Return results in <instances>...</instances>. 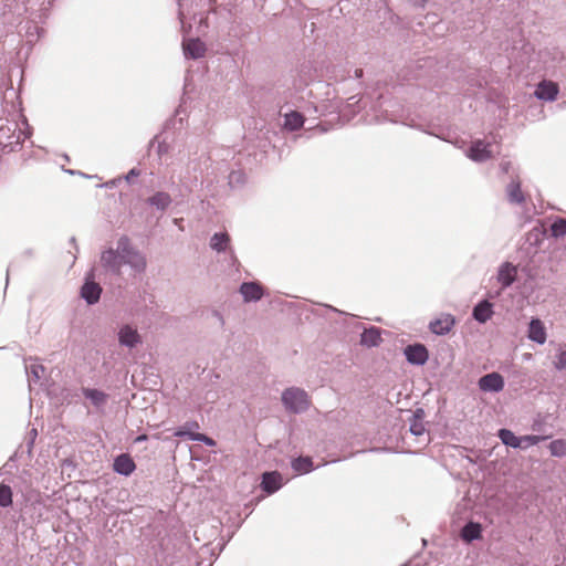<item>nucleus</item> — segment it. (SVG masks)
Masks as SVG:
<instances>
[{
    "mask_svg": "<svg viewBox=\"0 0 566 566\" xmlns=\"http://www.w3.org/2000/svg\"><path fill=\"white\" fill-rule=\"evenodd\" d=\"M10 269H7V276L9 275Z\"/></svg>",
    "mask_w": 566,
    "mask_h": 566,
    "instance_id": "3c124183",
    "label": "nucleus"
},
{
    "mask_svg": "<svg viewBox=\"0 0 566 566\" xmlns=\"http://www.w3.org/2000/svg\"><path fill=\"white\" fill-rule=\"evenodd\" d=\"M12 504V490L9 485L0 484V506L8 507Z\"/></svg>",
    "mask_w": 566,
    "mask_h": 566,
    "instance_id": "c756f323",
    "label": "nucleus"
},
{
    "mask_svg": "<svg viewBox=\"0 0 566 566\" xmlns=\"http://www.w3.org/2000/svg\"><path fill=\"white\" fill-rule=\"evenodd\" d=\"M140 175V170L137 168H132L128 174L125 176L127 182H130L134 177H138Z\"/></svg>",
    "mask_w": 566,
    "mask_h": 566,
    "instance_id": "c9c22d12",
    "label": "nucleus"
},
{
    "mask_svg": "<svg viewBox=\"0 0 566 566\" xmlns=\"http://www.w3.org/2000/svg\"><path fill=\"white\" fill-rule=\"evenodd\" d=\"M558 92H559V88L556 83L548 82V81H542L537 85L534 94L538 99L552 102V101L556 99Z\"/></svg>",
    "mask_w": 566,
    "mask_h": 566,
    "instance_id": "9d476101",
    "label": "nucleus"
},
{
    "mask_svg": "<svg viewBox=\"0 0 566 566\" xmlns=\"http://www.w3.org/2000/svg\"><path fill=\"white\" fill-rule=\"evenodd\" d=\"M303 124L304 116L296 111H292L284 116V127L291 132L297 130Z\"/></svg>",
    "mask_w": 566,
    "mask_h": 566,
    "instance_id": "4be33fe9",
    "label": "nucleus"
},
{
    "mask_svg": "<svg viewBox=\"0 0 566 566\" xmlns=\"http://www.w3.org/2000/svg\"><path fill=\"white\" fill-rule=\"evenodd\" d=\"M114 460H123V461H126V460H132L129 454L128 453H120L118 454Z\"/></svg>",
    "mask_w": 566,
    "mask_h": 566,
    "instance_id": "ea45409f",
    "label": "nucleus"
},
{
    "mask_svg": "<svg viewBox=\"0 0 566 566\" xmlns=\"http://www.w3.org/2000/svg\"><path fill=\"white\" fill-rule=\"evenodd\" d=\"M548 448L553 457L562 458L566 455V440H554L549 442Z\"/></svg>",
    "mask_w": 566,
    "mask_h": 566,
    "instance_id": "bb28decb",
    "label": "nucleus"
},
{
    "mask_svg": "<svg viewBox=\"0 0 566 566\" xmlns=\"http://www.w3.org/2000/svg\"><path fill=\"white\" fill-rule=\"evenodd\" d=\"M292 460L303 461V460H312V458L311 457H297V458H293Z\"/></svg>",
    "mask_w": 566,
    "mask_h": 566,
    "instance_id": "37998d69",
    "label": "nucleus"
},
{
    "mask_svg": "<svg viewBox=\"0 0 566 566\" xmlns=\"http://www.w3.org/2000/svg\"><path fill=\"white\" fill-rule=\"evenodd\" d=\"M507 199L511 203L521 205L525 201V197L521 189V181L516 179H512V181L506 187Z\"/></svg>",
    "mask_w": 566,
    "mask_h": 566,
    "instance_id": "6ab92c4d",
    "label": "nucleus"
},
{
    "mask_svg": "<svg viewBox=\"0 0 566 566\" xmlns=\"http://www.w3.org/2000/svg\"><path fill=\"white\" fill-rule=\"evenodd\" d=\"M117 335L119 344L127 348H134L142 343L138 331L128 324L123 325Z\"/></svg>",
    "mask_w": 566,
    "mask_h": 566,
    "instance_id": "0eeeda50",
    "label": "nucleus"
},
{
    "mask_svg": "<svg viewBox=\"0 0 566 566\" xmlns=\"http://www.w3.org/2000/svg\"><path fill=\"white\" fill-rule=\"evenodd\" d=\"M230 237L227 232H217L210 240V248L217 252H223L228 249Z\"/></svg>",
    "mask_w": 566,
    "mask_h": 566,
    "instance_id": "b1692460",
    "label": "nucleus"
},
{
    "mask_svg": "<svg viewBox=\"0 0 566 566\" xmlns=\"http://www.w3.org/2000/svg\"><path fill=\"white\" fill-rule=\"evenodd\" d=\"M295 472L307 473L314 469L313 462H292Z\"/></svg>",
    "mask_w": 566,
    "mask_h": 566,
    "instance_id": "72a5a7b5",
    "label": "nucleus"
},
{
    "mask_svg": "<svg viewBox=\"0 0 566 566\" xmlns=\"http://www.w3.org/2000/svg\"><path fill=\"white\" fill-rule=\"evenodd\" d=\"M38 436L36 429H31L28 433L25 446H21L18 451L13 455H11L8 460H15V458H23L24 453H27L28 457H31V450L34 443V440Z\"/></svg>",
    "mask_w": 566,
    "mask_h": 566,
    "instance_id": "5701e85b",
    "label": "nucleus"
},
{
    "mask_svg": "<svg viewBox=\"0 0 566 566\" xmlns=\"http://www.w3.org/2000/svg\"><path fill=\"white\" fill-rule=\"evenodd\" d=\"M186 57L198 60L206 53V45L200 39H189L182 43Z\"/></svg>",
    "mask_w": 566,
    "mask_h": 566,
    "instance_id": "9b49d317",
    "label": "nucleus"
},
{
    "mask_svg": "<svg viewBox=\"0 0 566 566\" xmlns=\"http://www.w3.org/2000/svg\"><path fill=\"white\" fill-rule=\"evenodd\" d=\"M135 468V462H113V470L124 475H129Z\"/></svg>",
    "mask_w": 566,
    "mask_h": 566,
    "instance_id": "7c9ffc66",
    "label": "nucleus"
},
{
    "mask_svg": "<svg viewBox=\"0 0 566 566\" xmlns=\"http://www.w3.org/2000/svg\"><path fill=\"white\" fill-rule=\"evenodd\" d=\"M171 196L165 191H157L147 198V203L160 211H165L171 205Z\"/></svg>",
    "mask_w": 566,
    "mask_h": 566,
    "instance_id": "a211bd4d",
    "label": "nucleus"
},
{
    "mask_svg": "<svg viewBox=\"0 0 566 566\" xmlns=\"http://www.w3.org/2000/svg\"><path fill=\"white\" fill-rule=\"evenodd\" d=\"M179 19H180V21L182 22V20H184V13H182V11H181V10H179Z\"/></svg>",
    "mask_w": 566,
    "mask_h": 566,
    "instance_id": "a18cd8bd",
    "label": "nucleus"
},
{
    "mask_svg": "<svg viewBox=\"0 0 566 566\" xmlns=\"http://www.w3.org/2000/svg\"><path fill=\"white\" fill-rule=\"evenodd\" d=\"M174 436H176V437H187L190 440L201 441V442H205L208 446H214L216 444L214 440L211 439L210 437H208V436H206L203 433L189 432V431H186L185 429H177L175 431Z\"/></svg>",
    "mask_w": 566,
    "mask_h": 566,
    "instance_id": "a878e982",
    "label": "nucleus"
},
{
    "mask_svg": "<svg viewBox=\"0 0 566 566\" xmlns=\"http://www.w3.org/2000/svg\"><path fill=\"white\" fill-rule=\"evenodd\" d=\"M283 485V478L282 475L274 471V472H265L262 475V482L261 486L264 492L268 494H272L281 489Z\"/></svg>",
    "mask_w": 566,
    "mask_h": 566,
    "instance_id": "f8f14e48",
    "label": "nucleus"
},
{
    "mask_svg": "<svg viewBox=\"0 0 566 566\" xmlns=\"http://www.w3.org/2000/svg\"><path fill=\"white\" fill-rule=\"evenodd\" d=\"M43 370H44V368L41 365H33L31 367V373H32V375H33V377L35 379H40L41 378V374L40 373H43Z\"/></svg>",
    "mask_w": 566,
    "mask_h": 566,
    "instance_id": "f704fd0d",
    "label": "nucleus"
},
{
    "mask_svg": "<svg viewBox=\"0 0 566 566\" xmlns=\"http://www.w3.org/2000/svg\"><path fill=\"white\" fill-rule=\"evenodd\" d=\"M499 438L506 447L512 448H521L522 447V439L516 437L511 430L509 429H500L499 430Z\"/></svg>",
    "mask_w": 566,
    "mask_h": 566,
    "instance_id": "393cba45",
    "label": "nucleus"
},
{
    "mask_svg": "<svg viewBox=\"0 0 566 566\" xmlns=\"http://www.w3.org/2000/svg\"><path fill=\"white\" fill-rule=\"evenodd\" d=\"M231 259L233 260V262L237 261V258H235V255H234L232 250H231Z\"/></svg>",
    "mask_w": 566,
    "mask_h": 566,
    "instance_id": "49530a36",
    "label": "nucleus"
},
{
    "mask_svg": "<svg viewBox=\"0 0 566 566\" xmlns=\"http://www.w3.org/2000/svg\"><path fill=\"white\" fill-rule=\"evenodd\" d=\"M455 325V318L451 314H441L440 317L429 323V329L432 334L447 335Z\"/></svg>",
    "mask_w": 566,
    "mask_h": 566,
    "instance_id": "39448f33",
    "label": "nucleus"
},
{
    "mask_svg": "<svg viewBox=\"0 0 566 566\" xmlns=\"http://www.w3.org/2000/svg\"><path fill=\"white\" fill-rule=\"evenodd\" d=\"M528 338L539 345L546 342L547 334L543 322L539 318H532L528 324Z\"/></svg>",
    "mask_w": 566,
    "mask_h": 566,
    "instance_id": "2eb2a0df",
    "label": "nucleus"
},
{
    "mask_svg": "<svg viewBox=\"0 0 566 566\" xmlns=\"http://www.w3.org/2000/svg\"><path fill=\"white\" fill-rule=\"evenodd\" d=\"M478 385L483 392H500L503 390L505 382L501 374L493 371L482 376Z\"/></svg>",
    "mask_w": 566,
    "mask_h": 566,
    "instance_id": "f03ea898",
    "label": "nucleus"
},
{
    "mask_svg": "<svg viewBox=\"0 0 566 566\" xmlns=\"http://www.w3.org/2000/svg\"><path fill=\"white\" fill-rule=\"evenodd\" d=\"M142 440H146V436H140V437H138V438L136 439V442L142 441Z\"/></svg>",
    "mask_w": 566,
    "mask_h": 566,
    "instance_id": "c03bdc74",
    "label": "nucleus"
},
{
    "mask_svg": "<svg viewBox=\"0 0 566 566\" xmlns=\"http://www.w3.org/2000/svg\"><path fill=\"white\" fill-rule=\"evenodd\" d=\"M517 268L511 262H504L497 270V282L501 284V291L510 287L516 280Z\"/></svg>",
    "mask_w": 566,
    "mask_h": 566,
    "instance_id": "423d86ee",
    "label": "nucleus"
},
{
    "mask_svg": "<svg viewBox=\"0 0 566 566\" xmlns=\"http://www.w3.org/2000/svg\"><path fill=\"white\" fill-rule=\"evenodd\" d=\"M102 293V287L94 281H85L81 287V296L87 304L93 305L98 302Z\"/></svg>",
    "mask_w": 566,
    "mask_h": 566,
    "instance_id": "4468645a",
    "label": "nucleus"
},
{
    "mask_svg": "<svg viewBox=\"0 0 566 566\" xmlns=\"http://www.w3.org/2000/svg\"><path fill=\"white\" fill-rule=\"evenodd\" d=\"M281 401L290 413L300 415L310 409L311 398L308 394L298 387H289L283 390Z\"/></svg>",
    "mask_w": 566,
    "mask_h": 566,
    "instance_id": "f257e3e1",
    "label": "nucleus"
},
{
    "mask_svg": "<svg viewBox=\"0 0 566 566\" xmlns=\"http://www.w3.org/2000/svg\"><path fill=\"white\" fill-rule=\"evenodd\" d=\"M554 367L557 370H564L566 368V350H559L554 360Z\"/></svg>",
    "mask_w": 566,
    "mask_h": 566,
    "instance_id": "473e14b6",
    "label": "nucleus"
},
{
    "mask_svg": "<svg viewBox=\"0 0 566 566\" xmlns=\"http://www.w3.org/2000/svg\"><path fill=\"white\" fill-rule=\"evenodd\" d=\"M123 264L129 265L135 272L142 273L146 269V258L138 250H133L123 258Z\"/></svg>",
    "mask_w": 566,
    "mask_h": 566,
    "instance_id": "f3484780",
    "label": "nucleus"
},
{
    "mask_svg": "<svg viewBox=\"0 0 566 566\" xmlns=\"http://www.w3.org/2000/svg\"><path fill=\"white\" fill-rule=\"evenodd\" d=\"M493 314V304L488 300L480 301L472 311L473 318L481 324L486 323Z\"/></svg>",
    "mask_w": 566,
    "mask_h": 566,
    "instance_id": "dca6fc26",
    "label": "nucleus"
},
{
    "mask_svg": "<svg viewBox=\"0 0 566 566\" xmlns=\"http://www.w3.org/2000/svg\"><path fill=\"white\" fill-rule=\"evenodd\" d=\"M241 176H242V175H241V172H234V171H233V172L230 175V184H231L234 179L239 180V178H240Z\"/></svg>",
    "mask_w": 566,
    "mask_h": 566,
    "instance_id": "a19ab883",
    "label": "nucleus"
},
{
    "mask_svg": "<svg viewBox=\"0 0 566 566\" xmlns=\"http://www.w3.org/2000/svg\"><path fill=\"white\" fill-rule=\"evenodd\" d=\"M190 460H191V461H195V460H200V459H199L198 457H195V455H192V454H191V455H190Z\"/></svg>",
    "mask_w": 566,
    "mask_h": 566,
    "instance_id": "de8ad7c7",
    "label": "nucleus"
},
{
    "mask_svg": "<svg viewBox=\"0 0 566 566\" xmlns=\"http://www.w3.org/2000/svg\"><path fill=\"white\" fill-rule=\"evenodd\" d=\"M413 7L423 8L427 0H410Z\"/></svg>",
    "mask_w": 566,
    "mask_h": 566,
    "instance_id": "58836bf2",
    "label": "nucleus"
},
{
    "mask_svg": "<svg viewBox=\"0 0 566 566\" xmlns=\"http://www.w3.org/2000/svg\"><path fill=\"white\" fill-rule=\"evenodd\" d=\"M355 76L356 77H361L363 76V70H360V69L355 70Z\"/></svg>",
    "mask_w": 566,
    "mask_h": 566,
    "instance_id": "79ce46f5",
    "label": "nucleus"
},
{
    "mask_svg": "<svg viewBox=\"0 0 566 566\" xmlns=\"http://www.w3.org/2000/svg\"><path fill=\"white\" fill-rule=\"evenodd\" d=\"M135 248L132 245L128 237L123 235L117 241V249L115 250L122 258L130 253Z\"/></svg>",
    "mask_w": 566,
    "mask_h": 566,
    "instance_id": "c85d7f7f",
    "label": "nucleus"
},
{
    "mask_svg": "<svg viewBox=\"0 0 566 566\" xmlns=\"http://www.w3.org/2000/svg\"><path fill=\"white\" fill-rule=\"evenodd\" d=\"M240 293L244 302H256L263 296V289L258 282H243L240 285Z\"/></svg>",
    "mask_w": 566,
    "mask_h": 566,
    "instance_id": "1a4fd4ad",
    "label": "nucleus"
},
{
    "mask_svg": "<svg viewBox=\"0 0 566 566\" xmlns=\"http://www.w3.org/2000/svg\"><path fill=\"white\" fill-rule=\"evenodd\" d=\"M220 321H222V316L219 313H216Z\"/></svg>",
    "mask_w": 566,
    "mask_h": 566,
    "instance_id": "8fccbe9b",
    "label": "nucleus"
},
{
    "mask_svg": "<svg viewBox=\"0 0 566 566\" xmlns=\"http://www.w3.org/2000/svg\"><path fill=\"white\" fill-rule=\"evenodd\" d=\"M403 353L407 361L417 366L424 365L429 358L427 347L420 343L406 346Z\"/></svg>",
    "mask_w": 566,
    "mask_h": 566,
    "instance_id": "7ed1b4c3",
    "label": "nucleus"
},
{
    "mask_svg": "<svg viewBox=\"0 0 566 566\" xmlns=\"http://www.w3.org/2000/svg\"><path fill=\"white\" fill-rule=\"evenodd\" d=\"M461 537L467 543L482 537V526L480 523L469 522L461 531Z\"/></svg>",
    "mask_w": 566,
    "mask_h": 566,
    "instance_id": "412c9836",
    "label": "nucleus"
},
{
    "mask_svg": "<svg viewBox=\"0 0 566 566\" xmlns=\"http://www.w3.org/2000/svg\"><path fill=\"white\" fill-rule=\"evenodd\" d=\"M71 243L75 244V238L74 237L71 238Z\"/></svg>",
    "mask_w": 566,
    "mask_h": 566,
    "instance_id": "09e8293b",
    "label": "nucleus"
},
{
    "mask_svg": "<svg viewBox=\"0 0 566 566\" xmlns=\"http://www.w3.org/2000/svg\"><path fill=\"white\" fill-rule=\"evenodd\" d=\"M551 233L554 238L566 235V219L557 218L551 226Z\"/></svg>",
    "mask_w": 566,
    "mask_h": 566,
    "instance_id": "cd10ccee",
    "label": "nucleus"
},
{
    "mask_svg": "<svg viewBox=\"0 0 566 566\" xmlns=\"http://www.w3.org/2000/svg\"><path fill=\"white\" fill-rule=\"evenodd\" d=\"M101 263L103 268L115 275H119L122 272L123 258L112 248L103 251Z\"/></svg>",
    "mask_w": 566,
    "mask_h": 566,
    "instance_id": "20e7f679",
    "label": "nucleus"
},
{
    "mask_svg": "<svg viewBox=\"0 0 566 566\" xmlns=\"http://www.w3.org/2000/svg\"><path fill=\"white\" fill-rule=\"evenodd\" d=\"M199 424L196 421L186 422L180 429H185L186 431L192 432L193 429H198Z\"/></svg>",
    "mask_w": 566,
    "mask_h": 566,
    "instance_id": "e433bc0d",
    "label": "nucleus"
},
{
    "mask_svg": "<svg viewBox=\"0 0 566 566\" xmlns=\"http://www.w3.org/2000/svg\"><path fill=\"white\" fill-rule=\"evenodd\" d=\"M511 168V163L509 160H502L500 164V169L504 174H509Z\"/></svg>",
    "mask_w": 566,
    "mask_h": 566,
    "instance_id": "4c0bfd02",
    "label": "nucleus"
},
{
    "mask_svg": "<svg viewBox=\"0 0 566 566\" xmlns=\"http://www.w3.org/2000/svg\"><path fill=\"white\" fill-rule=\"evenodd\" d=\"M381 342V334L378 327H369L364 329L360 336V344L367 347L378 346Z\"/></svg>",
    "mask_w": 566,
    "mask_h": 566,
    "instance_id": "aec40b11",
    "label": "nucleus"
},
{
    "mask_svg": "<svg viewBox=\"0 0 566 566\" xmlns=\"http://www.w3.org/2000/svg\"><path fill=\"white\" fill-rule=\"evenodd\" d=\"M490 144L478 139L472 143L468 156L470 159L476 163H482L491 158V150L489 149Z\"/></svg>",
    "mask_w": 566,
    "mask_h": 566,
    "instance_id": "6e6552de",
    "label": "nucleus"
},
{
    "mask_svg": "<svg viewBox=\"0 0 566 566\" xmlns=\"http://www.w3.org/2000/svg\"><path fill=\"white\" fill-rule=\"evenodd\" d=\"M426 431L424 424L419 415L413 416V420L410 422V432L413 436H421Z\"/></svg>",
    "mask_w": 566,
    "mask_h": 566,
    "instance_id": "2f4dec72",
    "label": "nucleus"
},
{
    "mask_svg": "<svg viewBox=\"0 0 566 566\" xmlns=\"http://www.w3.org/2000/svg\"><path fill=\"white\" fill-rule=\"evenodd\" d=\"M82 394L98 411L103 410L108 401V395L95 388H82Z\"/></svg>",
    "mask_w": 566,
    "mask_h": 566,
    "instance_id": "ddd939ff",
    "label": "nucleus"
}]
</instances>
